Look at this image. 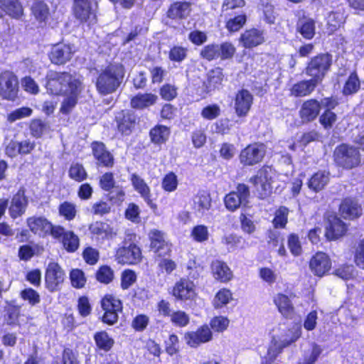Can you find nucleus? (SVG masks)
<instances>
[{"label":"nucleus","instance_id":"f257e3e1","mask_svg":"<svg viewBox=\"0 0 364 364\" xmlns=\"http://www.w3.org/2000/svg\"><path fill=\"white\" fill-rule=\"evenodd\" d=\"M124 77L121 65L110 64L102 69L95 82L96 90L101 95H107L117 91Z\"/></svg>","mask_w":364,"mask_h":364},{"label":"nucleus","instance_id":"f03ea898","mask_svg":"<svg viewBox=\"0 0 364 364\" xmlns=\"http://www.w3.org/2000/svg\"><path fill=\"white\" fill-rule=\"evenodd\" d=\"M47 90L53 95L65 94L70 90L80 87L82 82L68 73L50 71L47 75Z\"/></svg>","mask_w":364,"mask_h":364},{"label":"nucleus","instance_id":"7ed1b4c3","mask_svg":"<svg viewBox=\"0 0 364 364\" xmlns=\"http://www.w3.org/2000/svg\"><path fill=\"white\" fill-rule=\"evenodd\" d=\"M135 235L127 234L123 242V245L119 247L116 252L115 257L118 263L132 264L140 261L141 252L138 246L133 242Z\"/></svg>","mask_w":364,"mask_h":364},{"label":"nucleus","instance_id":"20e7f679","mask_svg":"<svg viewBox=\"0 0 364 364\" xmlns=\"http://www.w3.org/2000/svg\"><path fill=\"white\" fill-rule=\"evenodd\" d=\"M96 0H74L73 13L77 19L87 25L97 22Z\"/></svg>","mask_w":364,"mask_h":364},{"label":"nucleus","instance_id":"39448f33","mask_svg":"<svg viewBox=\"0 0 364 364\" xmlns=\"http://www.w3.org/2000/svg\"><path fill=\"white\" fill-rule=\"evenodd\" d=\"M332 63V56L328 53L321 54L313 58L309 63L306 73L311 77L313 80L320 83Z\"/></svg>","mask_w":364,"mask_h":364},{"label":"nucleus","instance_id":"423d86ee","mask_svg":"<svg viewBox=\"0 0 364 364\" xmlns=\"http://www.w3.org/2000/svg\"><path fill=\"white\" fill-rule=\"evenodd\" d=\"M336 162L346 168H352L360 163V154L359 151L346 144L338 146L334 151Z\"/></svg>","mask_w":364,"mask_h":364},{"label":"nucleus","instance_id":"0eeeda50","mask_svg":"<svg viewBox=\"0 0 364 364\" xmlns=\"http://www.w3.org/2000/svg\"><path fill=\"white\" fill-rule=\"evenodd\" d=\"M250 196L249 187L244 183H240L237 186L235 191L225 196V205L228 210L235 211L240 207L247 205Z\"/></svg>","mask_w":364,"mask_h":364},{"label":"nucleus","instance_id":"6e6552de","mask_svg":"<svg viewBox=\"0 0 364 364\" xmlns=\"http://www.w3.org/2000/svg\"><path fill=\"white\" fill-rule=\"evenodd\" d=\"M266 154L265 146L262 144H252L243 149L239 155L240 163L243 166H252L259 164Z\"/></svg>","mask_w":364,"mask_h":364},{"label":"nucleus","instance_id":"1a4fd4ad","mask_svg":"<svg viewBox=\"0 0 364 364\" xmlns=\"http://www.w3.org/2000/svg\"><path fill=\"white\" fill-rule=\"evenodd\" d=\"M65 279V273L58 263L50 262L46 272V285L50 291L60 289Z\"/></svg>","mask_w":364,"mask_h":364},{"label":"nucleus","instance_id":"9d476101","mask_svg":"<svg viewBox=\"0 0 364 364\" xmlns=\"http://www.w3.org/2000/svg\"><path fill=\"white\" fill-rule=\"evenodd\" d=\"M18 81L14 73L6 71L0 76V95L6 100H14L18 92Z\"/></svg>","mask_w":364,"mask_h":364},{"label":"nucleus","instance_id":"9b49d317","mask_svg":"<svg viewBox=\"0 0 364 364\" xmlns=\"http://www.w3.org/2000/svg\"><path fill=\"white\" fill-rule=\"evenodd\" d=\"M309 268L314 275L323 277L331 269V260L327 254L318 252L311 258Z\"/></svg>","mask_w":364,"mask_h":364},{"label":"nucleus","instance_id":"f8f14e48","mask_svg":"<svg viewBox=\"0 0 364 364\" xmlns=\"http://www.w3.org/2000/svg\"><path fill=\"white\" fill-rule=\"evenodd\" d=\"M253 102L252 95L247 90L238 91L234 100V108L236 114L240 117H246Z\"/></svg>","mask_w":364,"mask_h":364},{"label":"nucleus","instance_id":"ddd939ff","mask_svg":"<svg viewBox=\"0 0 364 364\" xmlns=\"http://www.w3.org/2000/svg\"><path fill=\"white\" fill-rule=\"evenodd\" d=\"M28 201L25 196L24 191L19 190L11 198L9 207V213L13 219L23 215L28 206Z\"/></svg>","mask_w":364,"mask_h":364},{"label":"nucleus","instance_id":"4468645a","mask_svg":"<svg viewBox=\"0 0 364 364\" xmlns=\"http://www.w3.org/2000/svg\"><path fill=\"white\" fill-rule=\"evenodd\" d=\"M347 230L346 224L335 215L329 216L326 227L325 236L328 240H334L343 236Z\"/></svg>","mask_w":364,"mask_h":364},{"label":"nucleus","instance_id":"2eb2a0df","mask_svg":"<svg viewBox=\"0 0 364 364\" xmlns=\"http://www.w3.org/2000/svg\"><path fill=\"white\" fill-rule=\"evenodd\" d=\"M173 295L181 300L192 299L196 295L195 285L193 282L181 279L175 284L173 289Z\"/></svg>","mask_w":364,"mask_h":364},{"label":"nucleus","instance_id":"dca6fc26","mask_svg":"<svg viewBox=\"0 0 364 364\" xmlns=\"http://www.w3.org/2000/svg\"><path fill=\"white\" fill-rule=\"evenodd\" d=\"M26 225L34 234L41 237L48 235L51 223L44 216H31L26 219Z\"/></svg>","mask_w":364,"mask_h":364},{"label":"nucleus","instance_id":"f3484780","mask_svg":"<svg viewBox=\"0 0 364 364\" xmlns=\"http://www.w3.org/2000/svg\"><path fill=\"white\" fill-rule=\"evenodd\" d=\"M272 181V170L268 167L260 168L257 174L251 177L250 182L252 183L258 191L266 193L269 191Z\"/></svg>","mask_w":364,"mask_h":364},{"label":"nucleus","instance_id":"a211bd4d","mask_svg":"<svg viewBox=\"0 0 364 364\" xmlns=\"http://www.w3.org/2000/svg\"><path fill=\"white\" fill-rule=\"evenodd\" d=\"M185 339L191 347H197L201 343L210 341L212 339V333L207 326H204L196 331L186 333Z\"/></svg>","mask_w":364,"mask_h":364},{"label":"nucleus","instance_id":"6ab92c4d","mask_svg":"<svg viewBox=\"0 0 364 364\" xmlns=\"http://www.w3.org/2000/svg\"><path fill=\"white\" fill-rule=\"evenodd\" d=\"M73 53V48L70 45L59 43L52 48L50 59L53 63L61 65L70 60Z\"/></svg>","mask_w":364,"mask_h":364},{"label":"nucleus","instance_id":"aec40b11","mask_svg":"<svg viewBox=\"0 0 364 364\" xmlns=\"http://www.w3.org/2000/svg\"><path fill=\"white\" fill-rule=\"evenodd\" d=\"M240 41L246 48L257 46L264 42V31L257 28H250L242 33Z\"/></svg>","mask_w":364,"mask_h":364},{"label":"nucleus","instance_id":"412c9836","mask_svg":"<svg viewBox=\"0 0 364 364\" xmlns=\"http://www.w3.org/2000/svg\"><path fill=\"white\" fill-rule=\"evenodd\" d=\"M92 153L100 165L111 167L114 164L113 156L106 149L105 145L102 142L92 144Z\"/></svg>","mask_w":364,"mask_h":364},{"label":"nucleus","instance_id":"4be33fe9","mask_svg":"<svg viewBox=\"0 0 364 364\" xmlns=\"http://www.w3.org/2000/svg\"><path fill=\"white\" fill-rule=\"evenodd\" d=\"M89 230L96 240L112 239L116 235L113 228L107 223L96 221L89 226Z\"/></svg>","mask_w":364,"mask_h":364},{"label":"nucleus","instance_id":"5701e85b","mask_svg":"<svg viewBox=\"0 0 364 364\" xmlns=\"http://www.w3.org/2000/svg\"><path fill=\"white\" fill-rule=\"evenodd\" d=\"M151 247L159 257L168 255L171 251L169 245L165 241L164 235L160 231L154 230L150 232Z\"/></svg>","mask_w":364,"mask_h":364},{"label":"nucleus","instance_id":"b1692460","mask_svg":"<svg viewBox=\"0 0 364 364\" xmlns=\"http://www.w3.org/2000/svg\"><path fill=\"white\" fill-rule=\"evenodd\" d=\"M339 211L344 218L354 219L361 215L362 209L356 200L346 198L340 205Z\"/></svg>","mask_w":364,"mask_h":364},{"label":"nucleus","instance_id":"393cba45","mask_svg":"<svg viewBox=\"0 0 364 364\" xmlns=\"http://www.w3.org/2000/svg\"><path fill=\"white\" fill-rule=\"evenodd\" d=\"M321 110V105L316 100L305 101L300 109V116L304 121L311 122L315 119Z\"/></svg>","mask_w":364,"mask_h":364},{"label":"nucleus","instance_id":"a878e982","mask_svg":"<svg viewBox=\"0 0 364 364\" xmlns=\"http://www.w3.org/2000/svg\"><path fill=\"white\" fill-rule=\"evenodd\" d=\"M131 181L135 191L140 194V196L144 198L146 203L151 208H156V205L152 202V200L151 199L150 188L144 180L141 178L139 175L133 173L131 176Z\"/></svg>","mask_w":364,"mask_h":364},{"label":"nucleus","instance_id":"bb28decb","mask_svg":"<svg viewBox=\"0 0 364 364\" xmlns=\"http://www.w3.org/2000/svg\"><path fill=\"white\" fill-rule=\"evenodd\" d=\"M83 87L82 85H80V87H75L70 90L67 93H65V97L62 102L60 107V112L64 114H69L77 103L78 97L81 93Z\"/></svg>","mask_w":364,"mask_h":364},{"label":"nucleus","instance_id":"cd10ccee","mask_svg":"<svg viewBox=\"0 0 364 364\" xmlns=\"http://www.w3.org/2000/svg\"><path fill=\"white\" fill-rule=\"evenodd\" d=\"M211 269L214 278L222 282H229L232 278V272L226 263L220 260L213 261Z\"/></svg>","mask_w":364,"mask_h":364},{"label":"nucleus","instance_id":"c85d7f7f","mask_svg":"<svg viewBox=\"0 0 364 364\" xmlns=\"http://www.w3.org/2000/svg\"><path fill=\"white\" fill-rule=\"evenodd\" d=\"M318 85L312 79L308 80H301L294 84L290 89L291 96L299 97L310 95Z\"/></svg>","mask_w":364,"mask_h":364},{"label":"nucleus","instance_id":"c756f323","mask_svg":"<svg viewBox=\"0 0 364 364\" xmlns=\"http://www.w3.org/2000/svg\"><path fill=\"white\" fill-rule=\"evenodd\" d=\"M330 173L326 171H318L309 180L308 187L315 191H322L329 183Z\"/></svg>","mask_w":364,"mask_h":364},{"label":"nucleus","instance_id":"7c9ffc66","mask_svg":"<svg viewBox=\"0 0 364 364\" xmlns=\"http://www.w3.org/2000/svg\"><path fill=\"white\" fill-rule=\"evenodd\" d=\"M191 11V4L189 3L175 2L168 9L167 16L172 19H183L189 16Z\"/></svg>","mask_w":364,"mask_h":364},{"label":"nucleus","instance_id":"2f4dec72","mask_svg":"<svg viewBox=\"0 0 364 364\" xmlns=\"http://www.w3.org/2000/svg\"><path fill=\"white\" fill-rule=\"evenodd\" d=\"M117 127L119 132L129 134L134 125V117L128 111H122L116 116Z\"/></svg>","mask_w":364,"mask_h":364},{"label":"nucleus","instance_id":"473e14b6","mask_svg":"<svg viewBox=\"0 0 364 364\" xmlns=\"http://www.w3.org/2000/svg\"><path fill=\"white\" fill-rule=\"evenodd\" d=\"M274 302L283 316L291 318L294 315V307L287 296L279 294L274 297Z\"/></svg>","mask_w":364,"mask_h":364},{"label":"nucleus","instance_id":"72a5a7b5","mask_svg":"<svg viewBox=\"0 0 364 364\" xmlns=\"http://www.w3.org/2000/svg\"><path fill=\"white\" fill-rule=\"evenodd\" d=\"M297 31L306 39H311L315 35V21L308 17L300 18L296 23Z\"/></svg>","mask_w":364,"mask_h":364},{"label":"nucleus","instance_id":"f704fd0d","mask_svg":"<svg viewBox=\"0 0 364 364\" xmlns=\"http://www.w3.org/2000/svg\"><path fill=\"white\" fill-rule=\"evenodd\" d=\"M157 96L151 93L138 94L131 100L132 108L142 109L154 105L157 100Z\"/></svg>","mask_w":364,"mask_h":364},{"label":"nucleus","instance_id":"c9c22d12","mask_svg":"<svg viewBox=\"0 0 364 364\" xmlns=\"http://www.w3.org/2000/svg\"><path fill=\"white\" fill-rule=\"evenodd\" d=\"M259 10L262 12V18L266 23L269 24L274 23L277 13L270 0H260Z\"/></svg>","mask_w":364,"mask_h":364},{"label":"nucleus","instance_id":"e433bc0d","mask_svg":"<svg viewBox=\"0 0 364 364\" xmlns=\"http://www.w3.org/2000/svg\"><path fill=\"white\" fill-rule=\"evenodd\" d=\"M223 70L220 68H215L210 70L207 74L206 87L209 90L219 89L223 80Z\"/></svg>","mask_w":364,"mask_h":364},{"label":"nucleus","instance_id":"4c0bfd02","mask_svg":"<svg viewBox=\"0 0 364 364\" xmlns=\"http://www.w3.org/2000/svg\"><path fill=\"white\" fill-rule=\"evenodd\" d=\"M300 336L301 332L300 330H298L289 341H284L282 343H279L277 342L273 343L268 349L267 359H268L269 363L274 361L284 347L296 341Z\"/></svg>","mask_w":364,"mask_h":364},{"label":"nucleus","instance_id":"58836bf2","mask_svg":"<svg viewBox=\"0 0 364 364\" xmlns=\"http://www.w3.org/2000/svg\"><path fill=\"white\" fill-rule=\"evenodd\" d=\"M0 7L14 18H18L23 14L22 6L17 0H0Z\"/></svg>","mask_w":364,"mask_h":364},{"label":"nucleus","instance_id":"ea45409f","mask_svg":"<svg viewBox=\"0 0 364 364\" xmlns=\"http://www.w3.org/2000/svg\"><path fill=\"white\" fill-rule=\"evenodd\" d=\"M169 134V129L164 125H157L150 131L151 141L158 144L164 143L168 139Z\"/></svg>","mask_w":364,"mask_h":364},{"label":"nucleus","instance_id":"a19ab883","mask_svg":"<svg viewBox=\"0 0 364 364\" xmlns=\"http://www.w3.org/2000/svg\"><path fill=\"white\" fill-rule=\"evenodd\" d=\"M94 339L97 348L106 352L109 351L114 344L113 339L105 331L96 333Z\"/></svg>","mask_w":364,"mask_h":364},{"label":"nucleus","instance_id":"79ce46f5","mask_svg":"<svg viewBox=\"0 0 364 364\" xmlns=\"http://www.w3.org/2000/svg\"><path fill=\"white\" fill-rule=\"evenodd\" d=\"M101 306L105 312L121 311L122 306L120 300L112 295H106L101 301Z\"/></svg>","mask_w":364,"mask_h":364},{"label":"nucleus","instance_id":"37998d69","mask_svg":"<svg viewBox=\"0 0 364 364\" xmlns=\"http://www.w3.org/2000/svg\"><path fill=\"white\" fill-rule=\"evenodd\" d=\"M211 198L205 191H200L194 198V205L198 211L208 210L211 207Z\"/></svg>","mask_w":364,"mask_h":364},{"label":"nucleus","instance_id":"c03bdc74","mask_svg":"<svg viewBox=\"0 0 364 364\" xmlns=\"http://www.w3.org/2000/svg\"><path fill=\"white\" fill-rule=\"evenodd\" d=\"M360 86V80L355 73H352L346 80L343 88V93L344 95H349L356 93Z\"/></svg>","mask_w":364,"mask_h":364},{"label":"nucleus","instance_id":"a18cd8bd","mask_svg":"<svg viewBox=\"0 0 364 364\" xmlns=\"http://www.w3.org/2000/svg\"><path fill=\"white\" fill-rule=\"evenodd\" d=\"M59 214L67 220H72L75 218L77 214V209L75 204L65 201L59 205Z\"/></svg>","mask_w":364,"mask_h":364},{"label":"nucleus","instance_id":"49530a36","mask_svg":"<svg viewBox=\"0 0 364 364\" xmlns=\"http://www.w3.org/2000/svg\"><path fill=\"white\" fill-rule=\"evenodd\" d=\"M232 299V294L228 289H220L213 299L215 308L219 309L228 304Z\"/></svg>","mask_w":364,"mask_h":364},{"label":"nucleus","instance_id":"de8ad7c7","mask_svg":"<svg viewBox=\"0 0 364 364\" xmlns=\"http://www.w3.org/2000/svg\"><path fill=\"white\" fill-rule=\"evenodd\" d=\"M62 242L68 252H75L79 247V238L72 231H67L62 239Z\"/></svg>","mask_w":364,"mask_h":364},{"label":"nucleus","instance_id":"09e8293b","mask_svg":"<svg viewBox=\"0 0 364 364\" xmlns=\"http://www.w3.org/2000/svg\"><path fill=\"white\" fill-rule=\"evenodd\" d=\"M188 55V48L181 46H174L168 53V58L170 60L181 63L184 60Z\"/></svg>","mask_w":364,"mask_h":364},{"label":"nucleus","instance_id":"8fccbe9b","mask_svg":"<svg viewBox=\"0 0 364 364\" xmlns=\"http://www.w3.org/2000/svg\"><path fill=\"white\" fill-rule=\"evenodd\" d=\"M68 174L72 179L77 182L84 181L87 178V172L83 166L78 163L71 165L68 171Z\"/></svg>","mask_w":364,"mask_h":364},{"label":"nucleus","instance_id":"3c124183","mask_svg":"<svg viewBox=\"0 0 364 364\" xmlns=\"http://www.w3.org/2000/svg\"><path fill=\"white\" fill-rule=\"evenodd\" d=\"M200 58L211 61L219 58L218 44H209L204 46L200 51Z\"/></svg>","mask_w":364,"mask_h":364},{"label":"nucleus","instance_id":"603ef678","mask_svg":"<svg viewBox=\"0 0 364 364\" xmlns=\"http://www.w3.org/2000/svg\"><path fill=\"white\" fill-rule=\"evenodd\" d=\"M70 279L72 286L77 289H81L84 287L86 283V278L85 277L84 272L79 269H75L70 272Z\"/></svg>","mask_w":364,"mask_h":364},{"label":"nucleus","instance_id":"864d4df0","mask_svg":"<svg viewBox=\"0 0 364 364\" xmlns=\"http://www.w3.org/2000/svg\"><path fill=\"white\" fill-rule=\"evenodd\" d=\"M32 13L39 21H44L48 16V9L43 2H36L32 6Z\"/></svg>","mask_w":364,"mask_h":364},{"label":"nucleus","instance_id":"5fc2aeb1","mask_svg":"<svg viewBox=\"0 0 364 364\" xmlns=\"http://www.w3.org/2000/svg\"><path fill=\"white\" fill-rule=\"evenodd\" d=\"M33 112V110L26 107H21L18 109H16L9 113L7 115V120L12 123L14 122L16 120L21 119L25 117H30Z\"/></svg>","mask_w":364,"mask_h":364},{"label":"nucleus","instance_id":"6e6d98bb","mask_svg":"<svg viewBox=\"0 0 364 364\" xmlns=\"http://www.w3.org/2000/svg\"><path fill=\"white\" fill-rule=\"evenodd\" d=\"M247 16L245 14H242L230 18L226 23V28L231 32L239 31L246 23Z\"/></svg>","mask_w":364,"mask_h":364},{"label":"nucleus","instance_id":"4d7b16f0","mask_svg":"<svg viewBox=\"0 0 364 364\" xmlns=\"http://www.w3.org/2000/svg\"><path fill=\"white\" fill-rule=\"evenodd\" d=\"M289 210L285 207H280L276 212L273 220L274 226L277 228H284L287 223Z\"/></svg>","mask_w":364,"mask_h":364},{"label":"nucleus","instance_id":"13d9d810","mask_svg":"<svg viewBox=\"0 0 364 364\" xmlns=\"http://www.w3.org/2000/svg\"><path fill=\"white\" fill-rule=\"evenodd\" d=\"M114 272L108 266L101 267L96 273L97 279L105 284H108L112 281Z\"/></svg>","mask_w":364,"mask_h":364},{"label":"nucleus","instance_id":"bf43d9fd","mask_svg":"<svg viewBox=\"0 0 364 364\" xmlns=\"http://www.w3.org/2000/svg\"><path fill=\"white\" fill-rule=\"evenodd\" d=\"M220 108L218 105H210L201 110V116L205 119L213 120L220 116Z\"/></svg>","mask_w":364,"mask_h":364},{"label":"nucleus","instance_id":"052dcab7","mask_svg":"<svg viewBox=\"0 0 364 364\" xmlns=\"http://www.w3.org/2000/svg\"><path fill=\"white\" fill-rule=\"evenodd\" d=\"M336 119L337 116L334 112L331 110L326 109L320 116L319 122L325 129H328L333 127Z\"/></svg>","mask_w":364,"mask_h":364},{"label":"nucleus","instance_id":"680f3d73","mask_svg":"<svg viewBox=\"0 0 364 364\" xmlns=\"http://www.w3.org/2000/svg\"><path fill=\"white\" fill-rule=\"evenodd\" d=\"M219 48V56L222 60L230 59L232 58L235 53V46L230 43H223L221 45H218Z\"/></svg>","mask_w":364,"mask_h":364},{"label":"nucleus","instance_id":"e2e57ef3","mask_svg":"<svg viewBox=\"0 0 364 364\" xmlns=\"http://www.w3.org/2000/svg\"><path fill=\"white\" fill-rule=\"evenodd\" d=\"M151 82L155 83H161L167 72L165 68L161 66L155 65L149 68Z\"/></svg>","mask_w":364,"mask_h":364},{"label":"nucleus","instance_id":"0e129e2a","mask_svg":"<svg viewBox=\"0 0 364 364\" xmlns=\"http://www.w3.org/2000/svg\"><path fill=\"white\" fill-rule=\"evenodd\" d=\"M136 280V275L134 271L125 270L121 276V287L123 289H129Z\"/></svg>","mask_w":364,"mask_h":364},{"label":"nucleus","instance_id":"69168bd1","mask_svg":"<svg viewBox=\"0 0 364 364\" xmlns=\"http://www.w3.org/2000/svg\"><path fill=\"white\" fill-rule=\"evenodd\" d=\"M208 228L202 225L194 227L191 232L193 239L200 242L206 241L208 239Z\"/></svg>","mask_w":364,"mask_h":364},{"label":"nucleus","instance_id":"338daca9","mask_svg":"<svg viewBox=\"0 0 364 364\" xmlns=\"http://www.w3.org/2000/svg\"><path fill=\"white\" fill-rule=\"evenodd\" d=\"M176 263L173 260L168 258L161 259L158 262V268L159 270L162 273L167 274H171L176 269Z\"/></svg>","mask_w":364,"mask_h":364},{"label":"nucleus","instance_id":"774afa93","mask_svg":"<svg viewBox=\"0 0 364 364\" xmlns=\"http://www.w3.org/2000/svg\"><path fill=\"white\" fill-rule=\"evenodd\" d=\"M100 186L105 191H109L115 187V181L112 173L107 172L103 174L100 179Z\"/></svg>","mask_w":364,"mask_h":364}]
</instances>
